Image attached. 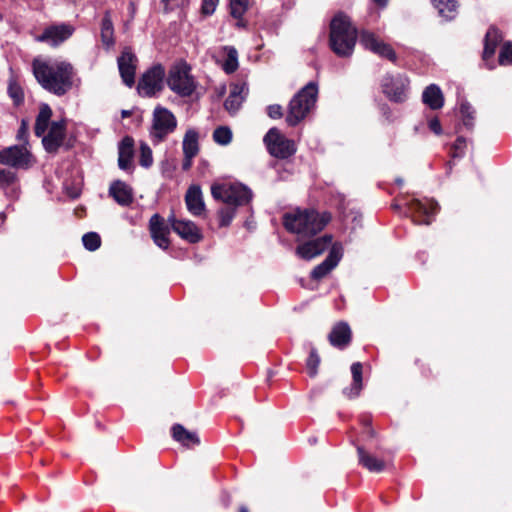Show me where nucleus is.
<instances>
[{
	"label": "nucleus",
	"instance_id": "nucleus-13",
	"mask_svg": "<svg viewBox=\"0 0 512 512\" xmlns=\"http://www.w3.org/2000/svg\"><path fill=\"white\" fill-rule=\"evenodd\" d=\"M73 33L74 27L72 25L62 23L45 28L43 33L37 37V40L55 47L69 39Z\"/></svg>",
	"mask_w": 512,
	"mask_h": 512
},
{
	"label": "nucleus",
	"instance_id": "nucleus-52",
	"mask_svg": "<svg viewBox=\"0 0 512 512\" xmlns=\"http://www.w3.org/2000/svg\"><path fill=\"white\" fill-rule=\"evenodd\" d=\"M130 115H131V112H130V111H128V110H123V111H122V117H123V118L128 117V116H130Z\"/></svg>",
	"mask_w": 512,
	"mask_h": 512
},
{
	"label": "nucleus",
	"instance_id": "nucleus-8",
	"mask_svg": "<svg viewBox=\"0 0 512 512\" xmlns=\"http://www.w3.org/2000/svg\"><path fill=\"white\" fill-rule=\"evenodd\" d=\"M263 141L268 152L275 158L287 159L296 153L295 142L286 138L277 128H271Z\"/></svg>",
	"mask_w": 512,
	"mask_h": 512
},
{
	"label": "nucleus",
	"instance_id": "nucleus-39",
	"mask_svg": "<svg viewBox=\"0 0 512 512\" xmlns=\"http://www.w3.org/2000/svg\"><path fill=\"white\" fill-rule=\"evenodd\" d=\"M320 364V357L316 349H311L309 357L307 359V371L311 377H315L318 372V366Z\"/></svg>",
	"mask_w": 512,
	"mask_h": 512
},
{
	"label": "nucleus",
	"instance_id": "nucleus-33",
	"mask_svg": "<svg viewBox=\"0 0 512 512\" xmlns=\"http://www.w3.org/2000/svg\"><path fill=\"white\" fill-rule=\"evenodd\" d=\"M173 438L185 446L199 443V438L194 432L186 430L182 425L176 424L172 428Z\"/></svg>",
	"mask_w": 512,
	"mask_h": 512
},
{
	"label": "nucleus",
	"instance_id": "nucleus-44",
	"mask_svg": "<svg viewBox=\"0 0 512 512\" xmlns=\"http://www.w3.org/2000/svg\"><path fill=\"white\" fill-rule=\"evenodd\" d=\"M499 63L500 65H509L512 64V43L507 42L501 48L499 54Z\"/></svg>",
	"mask_w": 512,
	"mask_h": 512
},
{
	"label": "nucleus",
	"instance_id": "nucleus-23",
	"mask_svg": "<svg viewBox=\"0 0 512 512\" xmlns=\"http://www.w3.org/2000/svg\"><path fill=\"white\" fill-rule=\"evenodd\" d=\"M247 91L248 88L245 83L232 85L229 96L224 103L226 110L230 113L237 112L247 95Z\"/></svg>",
	"mask_w": 512,
	"mask_h": 512
},
{
	"label": "nucleus",
	"instance_id": "nucleus-15",
	"mask_svg": "<svg viewBox=\"0 0 512 512\" xmlns=\"http://www.w3.org/2000/svg\"><path fill=\"white\" fill-rule=\"evenodd\" d=\"M118 69L123 82L132 87L135 83L137 58L130 48H124L117 60Z\"/></svg>",
	"mask_w": 512,
	"mask_h": 512
},
{
	"label": "nucleus",
	"instance_id": "nucleus-25",
	"mask_svg": "<svg viewBox=\"0 0 512 512\" xmlns=\"http://www.w3.org/2000/svg\"><path fill=\"white\" fill-rule=\"evenodd\" d=\"M134 141L131 137H125L118 147V165L122 170H129L132 164Z\"/></svg>",
	"mask_w": 512,
	"mask_h": 512
},
{
	"label": "nucleus",
	"instance_id": "nucleus-2",
	"mask_svg": "<svg viewBox=\"0 0 512 512\" xmlns=\"http://www.w3.org/2000/svg\"><path fill=\"white\" fill-rule=\"evenodd\" d=\"M329 213H319L314 209H295L285 213L283 216V225L285 229L297 236L301 241L311 238L321 232L330 222Z\"/></svg>",
	"mask_w": 512,
	"mask_h": 512
},
{
	"label": "nucleus",
	"instance_id": "nucleus-46",
	"mask_svg": "<svg viewBox=\"0 0 512 512\" xmlns=\"http://www.w3.org/2000/svg\"><path fill=\"white\" fill-rule=\"evenodd\" d=\"M28 129H29V123L26 119L21 120V125L19 127L18 133H17V139L19 141H25L28 137Z\"/></svg>",
	"mask_w": 512,
	"mask_h": 512
},
{
	"label": "nucleus",
	"instance_id": "nucleus-22",
	"mask_svg": "<svg viewBox=\"0 0 512 512\" xmlns=\"http://www.w3.org/2000/svg\"><path fill=\"white\" fill-rule=\"evenodd\" d=\"M328 338L332 346L342 349L351 341V329L347 323L340 322L332 328Z\"/></svg>",
	"mask_w": 512,
	"mask_h": 512
},
{
	"label": "nucleus",
	"instance_id": "nucleus-16",
	"mask_svg": "<svg viewBox=\"0 0 512 512\" xmlns=\"http://www.w3.org/2000/svg\"><path fill=\"white\" fill-rule=\"evenodd\" d=\"M438 204L433 200H413L409 211L417 224H430L431 217L437 212Z\"/></svg>",
	"mask_w": 512,
	"mask_h": 512
},
{
	"label": "nucleus",
	"instance_id": "nucleus-19",
	"mask_svg": "<svg viewBox=\"0 0 512 512\" xmlns=\"http://www.w3.org/2000/svg\"><path fill=\"white\" fill-rule=\"evenodd\" d=\"M361 44L381 57L387 58L392 62L396 61V53L391 46L375 37L372 33L364 32L361 35Z\"/></svg>",
	"mask_w": 512,
	"mask_h": 512
},
{
	"label": "nucleus",
	"instance_id": "nucleus-49",
	"mask_svg": "<svg viewBox=\"0 0 512 512\" xmlns=\"http://www.w3.org/2000/svg\"><path fill=\"white\" fill-rule=\"evenodd\" d=\"M428 126L430 128V130L435 133L436 135H440L442 133V128H441V124H440V121L438 120V118H432L431 120H429L428 122Z\"/></svg>",
	"mask_w": 512,
	"mask_h": 512
},
{
	"label": "nucleus",
	"instance_id": "nucleus-54",
	"mask_svg": "<svg viewBox=\"0 0 512 512\" xmlns=\"http://www.w3.org/2000/svg\"><path fill=\"white\" fill-rule=\"evenodd\" d=\"M171 0H162V2L165 3V5H168V3L170 2Z\"/></svg>",
	"mask_w": 512,
	"mask_h": 512
},
{
	"label": "nucleus",
	"instance_id": "nucleus-43",
	"mask_svg": "<svg viewBox=\"0 0 512 512\" xmlns=\"http://www.w3.org/2000/svg\"><path fill=\"white\" fill-rule=\"evenodd\" d=\"M139 162H140V165L145 167V168L150 167L152 165V163H153L152 150L145 143H142L141 146H140V160H139Z\"/></svg>",
	"mask_w": 512,
	"mask_h": 512
},
{
	"label": "nucleus",
	"instance_id": "nucleus-42",
	"mask_svg": "<svg viewBox=\"0 0 512 512\" xmlns=\"http://www.w3.org/2000/svg\"><path fill=\"white\" fill-rule=\"evenodd\" d=\"M460 112L463 117V123L467 127H472L474 119V110L468 102H462Z\"/></svg>",
	"mask_w": 512,
	"mask_h": 512
},
{
	"label": "nucleus",
	"instance_id": "nucleus-51",
	"mask_svg": "<svg viewBox=\"0 0 512 512\" xmlns=\"http://www.w3.org/2000/svg\"><path fill=\"white\" fill-rule=\"evenodd\" d=\"M377 5L381 7H385L387 5L388 0H373Z\"/></svg>",
	"mask_w": 512,
	"mask_h": 512
},
{
	"label": "nucleus",
	"instance_id": "nucleus-14",
	"mask_svg": "<svg viewBox=\"0 0 512 512\" xmlns=\"http://www.w3.org/2000/svg\"><path fill=\"white\" fill-rule=\"evenodd\" d=\"M343 256V247L340 243L336 242L330 248L329 254L326 259L317 265L311 272V278L320 280L330 273L339 263Z\"/></svg>",
	"mask_w": 512,
	"mask_h": 512
},
{
	"label": "nucleus",
	"instance_id": "nucleus-41",
	"mask_svg": "<svg viewBox=\"0 0 512 512\" xmlns=\"http://www.w3.org/2000/svg\"><path fill=\"white\" fill-rule=\"evenodd\" d=\"M231 15L240 19L247 10V0H230Z\"/></svg>",
	"mask_w": 512,
	"mask_h": 512
},
{
	"label": "nucleus",
	"instance_id": "nucleus-12",
	"mask_svg": "<svg viewBox=\"0 0 512 512\" xmlns=\"http://www.w3.org/2000/svg\"><path fill=\"white\" fill-rule=\"evenodd\" d=\"M65 136L66 122L64 120L52 122L48 133L41 136L44 149L49 153L56 152L63 144Z\"/></svg>",
	"mask_w": 512,
	"mask_h": 512
},
{
	"label": "nucleus",
	"instance_id": "nucleus-32",
	"mask_svg": "<svg viewBox=\"0 0 512 512\" xmlns=\"http://www.w3.org/2000/svg\"><path fill=\"white\" fill-rule=\"evenodd\" d=\"M183 154H189V156H196L199 152V133L194 129L190 128L186 131L183 142H182Z\"/></svg>",
	"mask_w": 512,
	"mask_h": 512
},
{
	"label": "nucleus",
	"instance_id": "nucleus-47",
	"mask_svg": "<svg viewBox=\"0 0 512 512\" xmlns=\"http://www.w3.org/2000/svg\"><path fill=\"white\" fill-rule=\"evenodd\" d=\"M268 116L272 119H279L282 117V107L278 104H273L267 108Z\"/></svg>",
	"mask_w": 512,
	"mask_h": 512
},
{
	"label": "nucleus",
	"instance_id": "nucleus-29",
	"mask_svg": "<svg viewBox=\"0 0 512 512\" xmlns=\"http://www.w3.org/2000/svg\"><path fill=\"white\" fill-rule=\"evenodd\" d=\"M52 117V109L48 104H41L39 113L36 117L34 133L37 137H41L47 131Z\"/></svg>",
	"mask_w": 512,
	"mask_h": 512
},
{
	"label": "nucleus",
	"instance_id": "nucleus-28",
	"mask_svg": "<svg viewBox=\"0 0 512 512\" xmlns=\"http://www.w3.org/2000/svg\"><path fill=\"white\" fill-rule=\"evenodd\" d=\"M362 372H363V366L360 362H355L351 366V373H352V384L349 388H345L343 390V393L348 398H355L359 396L360 391L362 390Z\"/></svg>",
	"mask_w": 512,
	"mask_h": 512
},
{
	"label": "nucleus",
	"instance_id": "nucleus-35",
	"mask_svg": "<svg viewBox=\"0 0 512 512\" xmlns=\"http://www.w3.org/2000/svg\"><path fill=\"white\" fill-rule=\"evenodd\" d=\"M17 182V175L10 169H0V189L7 190L11 188L13 194H15V186Z\"/></svg>",
	"mask_w": 512,
	"mask_h": 512
},
{
	"label": "nucleus",
	"instance_id": "nucleus-17",
	"mask_svg": "<svg viewBox=\"0 0 512 512\" xmlns=\"http://www.w3.org/2000/svg\"><path fill=\"white\" fill-rule=\"evenodd\" d=\"M407 85V79L401 76H387L384 78L382 84L385 95L395 102H403L406 99Z\"/></svg>",
	"mask_w": 512,
	"mask_h": 512
},
{
	"label": "nucleus",
	"instance_id": "nucleus-30",
	"mask_svg": "<svg viewBox=\"0 0 512 512\" xmlns=\"http://www.w3.org/2000/svg\"><path fill=\"white\" fill-rule=\"evenodd\" d=\"M502 40V36L498 29L496 28H490L485 36V42H484V51H483V59L487 61L488 59L492 58V56L495 54L496 48L500 41Z\"/></svg>",
	"mask_w": 512,
	"mask_h": 512
},
{
	"label": "nucleus",
	"instance_id": "nucleus-27",
	"mask_svg": "<svg viewBox=\"0 0 512 512\" xmlns=\"http://www.w3.org/2000/svg\"><path fill=\"white\" fill-rule=\"evenodd\" d=\"M422 100L433 110L440 109L444 105V96L442 91L435 84H431L425 88L422 94Z\"/></svg>",
	"mask_w": 512,
	"mask_h": 512
},
{
	"label": "nucleus",
	"instance_id": "nucleus-6",
	"mask_svg": "<svg viewBox=\"0 0 512 512\" xmlns=\"http://www.w3.org/2000/svg\"><path fill=\"white\" fill-rule=\"evenodd\" d=\"M177 128L175 115L165 107L156 106L152 114L150 137L154 143L164 141Z\"/></svg>",
	"mask_w": 512,
	"mask_h": 512
},
{
	"label": "nucleus",
	"instance_id": "nucleus-4",
	"mask_svg": "<svg viewBox=\"0 0 512 512\" xmlns=\"http://www.w3.org/2000/svg\"><path fill=\"white\" fill-rule=\"evenodd\" d=\"M357 40V30L349 18L339 13L330 24V46L340 57H349L354 50Z\"/></svg>",
	"mask_w": 512,
	"mask_h": 512
},
{
	"label": "nucleus",
	"instance_id": "nucleus-9",
	"mask_svg": "<svg viewBox=\"0 0 512 512\" xmlns=\"http://www.w3.org/2000/svg\"><path fill=\"white\" fill-rule=\"evenodd\" d=\"M165 71L161 65H154L148 69L140 78L138 92L141 96L152 97L163 88Z\"/></svg>",
	"mask_w": 512,
	"mask_h": 512
},
{
	"label": "nucleus",
	"instance_id": "nucleus-31",
	"mask_svg": "<svg viewBox=\"0 0 512 512\" xmlns=\"http://www.w3.org/2000/svg\"><path fill=\"white\" fill-rule=\"evenodd\" d=\"M360 464L370 472H381L384 470L385 464L381 459L368 454L362 447H357Z\"/></svg>",
	"mask_w": 512,
	"mask_h": 512
},
{
	"label": "nucleus",
	"instance_id": "nucleus-40",
	"mask_svg": "<svg viewBox=\"0 0 512 512\" xmlns=\"http://www.w3.org/2000/svg\"><path fill=\"white\" fill-rule=\"evenodd\" d=\"M8 94L16 105H20L24 100L23 90L15 81H10Z\"/></svg>",
	"mask_w": 512,
	"mask_h": 512
},
{
	"label": "nucleus",
	"instance_id": "nucleus-50",
	"mask_svg": "<svg viewBox=\"0 0 512 512\" xmlns=\"http://www.w3.org/2000/svg\"><path fill=\"white\" fill-rule=\"evenodd\" d=\"M195 156H189V154H184V159L182 163V169L187 171L192 166V160Z\"/></svg>",
	"mask_w": 512,
	"mask_h": 512
},
{
	"label": "nucleus",
	"instance_id": "nucleus-36",
	"mask_svg": "<svg viewBox=\"0 0 512 512\" xmlns=\"http://www.w3.org/2000/svg\"><path fill=\"white\" fill-rule=\"evenodd\" d=\"M227 52V57L222 65L223 70L230 74L237 70L238 68V53L234 47H225Z\"/></svg>",
	"mask_w": 512,
	"mask_h": 512
},
{
	"label": "nucleus",
	"instance_id": "nucleus-11",
	"mask_svg": "<svg viewBox=\"0 0 512 512\" xmlns=\"http://www.w3.org/2000/svg\"><path fill=\"white\" fill-rule=\"evenodd\" d=\"M31 158L30 152L23 145L11 146L0 151V164L13 168H28Z\"/></svg>",
	"mask_w": 512,
	"mask_h": 512
},
{
	"label": "nucleus",
	"instance_id": "nucleus-38",
	"mask_svg": "<svg viewBox=\"0 0 512 512\" xmlns=\"http://www.w3.org/2000/svg\"><path fill=\"white\" fill-rule=\"evenodd\" d=\"M82 242L84 247L89 251L97 250L101 245L100 236L95 232H89L83 235Z\"/></svg>",
	"mask_w": 512,
	"mask_h": 512
},
{
	"label": "nucleus",
	"instance_id": "nucleus-5",
	"mask_svg": "<svg viewBox=\"0 0 512 512\" xmlns=\"http://www.w3.org/2000/svg\"><path fill=\"white\" fill-rule=\"evenodd\" d=\"M317 94V85L310 82L291 99L286 117L288 125L296 126L307 116L315 105Z\"/></svg>",
	"mask_w": 512,
	"mask_h": 512
},
{
	"label": "nucleus",
	"instance_id": "nucleus-55",
	"mask_svg": "<svg viewBox=\"0 0 512 512\" xmlns=\"http://www.w3.org/2000/svg\"><path fill=\"white\" fill-rule=\"evenodd\" d=\"M0 20H2V15L0 14Z\"/></svg>",
	"mask_w": 512,
	"mask_h": 512
},
{
	"label": "nucleus",
	"instance_id": "nucleus-3",
	"mask_svg": "<svg viewBox=\"0 0 512 512\" xmlns=\"http://www.w3.org/2000/svg\"><path fill=\"white\" fill-rule=\"evenodd\" d=\"M214 199L222 201L226 206L218 211L219 224L222 227L229 226L232 222L236 208L250 202L252 191L240 183L215 184L211 187Z\"/></svg>",
	"mask_w": 512,
	"mask_h": 512
},
{
	"label": "nucleus",
	"instance_id": "nucleus-34",
	"mask_svg": "<svg viewBox=\"0 0 512 512\" xmlns=\"http://www.w3.org/2000/svg\"><path fill=\"white\" fill-rule=\"evenodd\" d=\"M439 14L446 20H453L457 15L458 3L456 0H434Z\"/></svg>",
	"mask_w": 512,
	"mask_h": 512
},
{
	"label": "nucleus",
	"instance_id": "nucleus-7",
	"mask_svg": "<svg viewBox=\"0 0 512 512\" xmlns=\"http://www.w3.org/2000/svg\"><path fill=\"white\" fill-rule=\"evenodd\" d=\"M167 84L173 92L183 97L190 96L196 88L195 81L189 74V67L185 63L171 68Z\"/></svg>",
	"mask_w": 512,
	"mask_h": 512
},
{
	"label": "nucleus",
	"instance_id": "nucleus-20",
	"mask_svg": "<svg viewBox=\"0 0 512 512\" xmlns=\"http://www.w3.org/2000/svg\"><path fill=\"white\" fill-rule=\"evenodd\" d=\"M168 222L173 231L188 242L196 243L201 239L200 231L193 222L176 219L173 214L168 217Z\"/></svg>",
	"mask_w": 512,
	"mask_h": 512
},
{
	"label": "nucleus",
	"instance_id": "nucleus-21",
	"mask_svg": "<svg viewBox=\"0 0 512 512\" xmlns=\"http://www.w3.org/2000/svg\"><path fill=\"white\" fill-rule=\"evenodd\" d=\"M109 194L121 206H128L133 202L132 188L120 180L110 185Z\"/></svg>",
	"mask_w": 512,
	"mask_h": 512
},
{
	"label": "nucleus",
	"instance_id": "nucleus-10",
	"mask_svg": "<svg viewBox=\"0 0 512 512\" xmlns=\"http://www.w3.org/2000/svg\"><path fill=\"white\" fill-rule=\"evenodd\" d=\"M332 241V235L326 234L321 237L302 242L296 247V255L307 261L312 260L321 255L329 247H332L334 244Z\"/></svg>",
	"mask_w": 512,
	"mask_h": 512
},
{
	"label": "nucleus",
	"instance_id": "nucleus-37",
	"mask_svg": "<svg viewBox=\"0 0 512 512\" xmlns=\"http://www.w3.org/2000/svg\"><path fill=\"white\" fill-rule=\"evenodd\" d=\"M213 139L220 145H227L232 140V132L228 127L221 126L213 132Z\"/></svg>",
	"mask_w": 512,
	"mask_h": 512
},
{
	"label": "nucleus",
	"instance_id": "nucleus-53",
	"mask_svg": "<svg viewBox=\"0 0 512 512\" xmlns=\"http://www.w3.org/2000/svg\"><path fill=\"white\" fill-rule=\"evenodd\" d=\"M239 512H249V511L246 507H241Z\"/></svg>",
	"mask_w": 512,
	"mask_h": 512
},
{
	"label": "nucleus",
	"instance_id": "nucleus-1",
	"mask_svg": "<svg viewBox=\"0 0 512 512\" xmlns=\"http://www.w3.org/2000/svg\"><path fill=\"white\" fill-rule=\"evenodd\" d=\"M32 69L42 88L57 96L65 95L73 86L74 68L67 61L35 59Z\"/></svg>",
	"mask_w": 512,
	"mask_h": 512
},
{
	"label": "nucleus",
	"instance_id": "nucleus-24",
	"mask_svg": "<svg viewBox=\"0 0 512 512\" xmlns=\"http://www.w3.org/2000/svg\"><path fill=\"white\" fill-rule=\"evenodd\" d=\"M185 202L190 213L199 216L204 212L205 204L199 186H191L186 193Z\"/></svg>",
	"mask_w": 512,
	"mask_h": 512
},
{
	"label": "nucleus",
	"instance_id": "nucleus-48",
	"mask_svg": "<svg viewBox=\"0 0 512 512\" xmlns=\"http://www.w3.org/2000/svg\"><path fill=\"white\" fill-rule=\"evenodd\" d=\"M465 145H466L465 139H463L461 137L457 138V140L455 141L454 146H453V149H454L453 156L454 157L461 156L463 154V149H464Z\"/></svg>",
	"mask_w": 512,
	"mask_h": 512
},
{
	"label": "nucleus",
	"instance_id": "nucleus-26",
	"mask_svg": "<svg viewBox=\"0 0 512 512\" xmlns=\"http://www.w3.org/2000/svg\"><path fill=\"white\" fill-rule=\"evenodd\" d=\"M100 37L101 42L106 50H110L115 45V38H114V26L111 19L110 12H105L102 21H101V28H100Z\"/></svg>",
	"mask_w": 512,
	"mask_h": 512
},
{
	"label": "nucleus",
	"instance_id": "nucleus-18",
	"mask_svg": "<svg viewBox=\"0 0 512 512\" xmlns=\"http://www.w3.org/2000/svg\"><path fill=\"white\" fill-rule=\"evenodd\" d=\"M149 230L154 243L161 249H167L170 245L168 225L159 214H154L149 221Z\"/></svg>",
	"mask_w": 512,
	"mask_h": 512
},
{
	"label": "nucleus",
	"instance_id": "nucleus-45",
	"mask_svg": "<svg viewBox=\"0 0 512 512\" xmlns=\"http://www.w3.org/2000/svg\"><path fill=\"white\" fill-rule=\"evenodd\" d=\"M219 0H202L201 12L204 15H212L218 5Z\"/></svg>",
	"mask_w": 512,
	"mask_h": 512
}]
</instances>
